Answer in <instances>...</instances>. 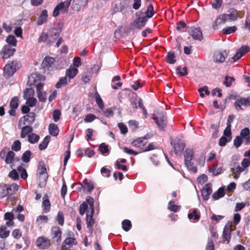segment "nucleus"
<instances>
[{
	"mask_svg": "<svg viewBox=\"0 0 250 250\" xmlns=\"http://www.w3.org/2000/svg\"><path fill=\"white\" fill-rule=\"evenodd\" d=\"M50 137L49 136H46L43 139L42 142L39 146L40 150H42L45 149L50 141Z\"/></svg>",
	"mask_w": 250,
	"mask_h": 250,
	"instance_id": "obj_36",
	"label": "nucleus"
},
{
	"mask_svg": "<svg viewBox=\"0 0 250 250\" xmlns=\"http://www.w3.org/2000/svg\"><path fill=\"white\" fill-rule=\"evenodd\" d=\"M67 83V78L65 76L60 79V81L56 83V87L59 88Z\"/></svg>",
	"mask_w": 250,
	"mask_h": 250,
	"instance_id": "obj_51",
	"label": "nucleus"
},
{
	"mask_svg": "<svg viewBox=\"0 0 250 250\" xmlns=\"http://www.w3.org/2000/svg\"><path fill=\"white\" fill-rule=\"evenodd\" d=\"M31 154V152L30 150L26 151L22 156V160L25 163L29 162Z\"/></svg>",
	"mask_w": 250,
	"mask_h": 250,
	"instance_id": "obj_55",
	"label": "nucleus"
},
{
	"mask_svg": "<svg viewBox=\"0 0 250 250\" xmlns=\"http://www.w3.org/2000/svg\"><path fill=\"white\" fill-rule=\"evenodd\" d=\"M34 93V90L32 88H26L24 92L23 98L25 99H27L32 98Z\"/></svg>",
	"mask_w": 250,
	"mask_h": 250,
	"instance_id": "obj_44",
	"label": "nucleus"
},
{
	"mask_svg": "<svg viewBox=\"0 0 250 250\" xmlns=\"http://www.w3.org/2000/svg\"><path fill=\"white\" fill-rule=\"evenodd\" d=\"M180 207L174 204L173 201H170L168 204V209L171 211L177 212L180 210Z\"/></svg>",
	"mask_w": 250,
	"mask_h": 250,
	"instance_id": "obj_56",
	"label": "nucleus"
},
{
	"mask_svg": "<svg viewBox=\"0 0 250 250\" xmlns=\"http://www.w3.org/2000/svg\"><path fill=\"white\" fill-rule=\"evenodd\" d=\"M38 178V184L40 187H43L46 185L48 178L47 174L37 175Z\"/></svg>",
	"mask_w": 250,
	"mask_h": 250,
	"instance_id": "obj_27",
	"label": "nucleus"
},
{
	"mask_svg": "<svg viewBox=\"0 0 250 250\" xmlns=\"http://www.w3.org/2000/svg\"><path fill=\"white\" fill-rule=\"evenodd\" d=\"M16 51V49L9 45H5L0 52L3 59H8L12 56Z\"/></svg>",
	"mask_w": 250,
	"mask_h": 250,
	"instance_id": "obj_11",
	"label": "nucleus"
},
{
	"mask_svg": "<svg viewBox=\"0 0 250 250\" xmlns=\"http://www.w3.org/2000/svg\"><path fill=\"white\" fill-rule=\"evenodd\" d=\"M241 136L244 139L246 144H249L250 143V130L246 127L242 129L240 133Z\"/></svg>",
	"mask_w": 250,
	"mask_h": 250,
	"instance_id": "obj_22",
	"label": "nucleus"
},
{
	"mask_svg": "<svg viewBox=\"0 0 250 250\" xmlns=\"http://www.w3.org/2000/svg\"><path fill=\"white\" fill-rule=\"evenodd\" d=\"M228 57V53L226 50L215 51L212 56V61L215 63H223Z\"/></svg>",
	"mask_w": 250,
	"mask_h": 250,
	"instance_id": "obj_6",
	"label": "nucleus"
},
{
	"mask_svg": "<svg viewBox=\"0 0 250 250\" xmlns=\"http://www.w3.org/2000/svg\"><path fill=\"white\" fill-rule=\"evenodd\" d=\"M234 106L238 110H242V106L245 107L250 106V96L248 97H240L236 100L234 103Z\"/></svg>",
	"mask_w": 250,
	"mask_h": 250,
	"instance_id": "obj_8",
	"label": "nucleus"
},
{
	"mask_svg": "<svg viewBox=\"0 0 250 250\" xmlns=\"http://www.w3.org/2000/svg\"><path fill=\"white\" fill-rule=\"evenodd\" d=\"M77 242L74 238L68 237L66 238L62 243V245H67V247H71L72 245H76Z\"/></svg>",
	"mask_w": 250,
	"mask_h": 250,
	"instance_id": "obj_35",
	"label": "nucleus"
},
{
	"mask_svg": "<svg viewBox=\"0 0 250 250\" xmlns=\"http://www.w3.org/2000/svg\"><path fill=\"white\" fill-rule=\"evenodd\" d=\"M99 150L102 153H108V149L107 148V146L104 143L101 144L99 146Z\"/></svg>",
	"mask_w": 250,
	"mask_h": 250,
	"instance_id": "obj_63",
	"label": "nucleus"
},
{
	"mask_svg": "<svg viewBox=\"0 0 250 250\" xmlns=\"http://www.w3.org/2000/svg\"><path fill=\"white\" fill-rule=\"evenodd\" d=\"M147 20L145 13L142 12H138L136 13V19L130 24V29H134L137 28L141 29L145 26Z\"/></svg>",
	"mask_w": 250,
	"mask_h": 250,
	"instance_id": "obj_1",
	"label": "nucleus"
},
{
	"mask_svg": "<svg viewBox=\"0 0 250 250\" xmlns=\"http://www.w3.org/2000/svg\"><path fill=\"white\" fill-rule=\"evenodd\" d=\"M6 42L8 43L7 45H9L14 48H15V47L17 45V41L15 36L13 35L8 36L6 38Z\"/></svg>",
	"mask_w": 250,
	"mask_h": 250,
	"instance_id": "obj_30",
	"label": "nucleus"
},
{
	"mask_svg": "<svg viewBox=\"0 0 250 250\" xmlns=\"http://www.w3.org/2000/svg\"><path fill=\"white\" fill-rule=\"evenodd\" d=\"M55 60L53 58L46 57L42 62L43 67H49L54 62Z\"/></svg>",
	"mask_w": 250,
	"mask_h": 250,
	"instance_id": "obj_34",
	"label": "nucleus"
},
{
	"mask_svg": "<svg viewBox=\"0 0 250 250\" xmlns=\"http://www.w3.org/2000/svg\"><path fill=\"white\" fill-rule=\"evenodd\" d=\"M96 118V116L93 114H89L86 116L84 119V121L85 123H89L92 122Z\"/></svg>",
	"mask_w": 250,
	"mask_h": 250,
	"instance_id": "obj_64",
	"label": "nucleus"
},
{
	"mask_svg": "<svg viewBox=\"0 0 250 250\" xmlns=\"http://www.w3.org/2000/svg\"><path fill=\"white\" fill-rule=\"evenodd\" d=\"M19 100L17 97H14L10 102V108H17L19 106Z\"/></svg>",
	"mask_w": 250,
	"mask_h": 250,
	"instance_id": "obj_49",
	"label": "nucleus"
},
{
	"mask_svg": "<svg viewBox=\"0 0 250 250\" xmlns=\"http://www.w3.org/2000/svg\"><path fill=\"white\" fill-rule=\"evenodd\" d=\"M175 56L173 52H169L166 56V60L170 64H174L176 62Z\"/></svg>",
	"mask_w": 250,
	"mask_h": 250,
	"instance_id": "obj_37",
	"label": "nucleus"
},
{
	"mask_svg": "<svg viewBox=\"0 0 250 250\" xmlns=\"http://www.w3.org/2000/svg\"><path fill=\"white\" fill-rule=\"evenodd\" d=\"M42 206L44 210L48 211L50 208V203L49 199L47 198V196L45 195L43 197Z\"/></svg>",
	"mask_w": 250,
	"mask_h": 250,
	"instance_id": "obj_42",
	"label": "nucleus"
},
{
	"mask_svg": "<svg viewBox=\"0 0 250 250\" xmlns=\"http://www.w3.org/2000/svg\"><path fill=\"white\" fill-rule=\"evenodd\" d=\"M200 216L197 213V210L194 209L192 212L188 214L189 219H193L194 221H198L200 219Z\"/></svg>",
	"mask_w": 250,
	"mask_h": 250,
	"instance_id": "obj_47",
	"label": "nucleus"
},
{
	"mask_svg": "<svg viewBox=\"0 0 250 250\" xmlns=\"http://www.w3.org/2000/svg\"><path fill=\"white\" fill-rule=\"evenodd\" d=\"M88 0H73L71 8L74 11L79 12L84 9L88 4Z\"/></svg>",
	"mask_w": 250,
	"mask_h": 250,
	"instance_id": "obj_10",
	"label": "nucleus"
},
{
	"mask_svg": "<svg viewBox=\"0 0 250 250\" xmlns=\"http://www.w3.org/2000/svg\"><path fill=\"white\" fill-rule=\"evenodd\" d=\"M45 174H47L46 168L44 163L42 162H40L38 167L37 175H42Z\"/></svg>",
	"mask_w": 250,
	"mask_h": 250,
	"instance_id": "obj_33",
	"label": "nucleus"
},
{
	"mask_svg": "<svg viewBox=\"0 0 250 250\" xmlns=\"http://www.w3.org/2000/svg\"><path fill=\"white\" fill-rule=\"evenodd\" d=\"M78 73V70L77 68L74 66H70V67L66 70L65 76L69 78V81L70 79L74 78Z\"/></svg>",
	"mask_w": 250,
	"mask_h": 250,
	"instance_id": "obj_20",
	"label": "nucleus"
},
{
	"mask_svg": "<svg viewBox=\"0 0 250 250\" xmlns=\"http://www.w3.org/2000/svg\"><path fill=\"white\" fill-rule=\"evenodd\" d=\"M48 17V12L46 10H43L40 16L38 18V20L37 21V24L38 25H41L47 21V19Z\"/></svg>",
	"mask_w": 250,
	"mask_h": 250,
	"instance_id": "obj_21",
	"label": "nucleus"
},
{
	"mask_svg": "<svg viewBox=\"0 0 250 250\" xmlns=\"http://www.w3.org/2000/svg\"><path fill=\"white\" fill-rule=\"evenodd\" d=\"M36 245L40 249H47L50 246V240L45 237H40L37 239Z\"/></svg>",
	"mask_w": 250,
	"mask_h": 250,
	"instance_id": "obj_12",
	"label": "nucleus"
},
{
	"mask_svg": "<svg viewBox=\"0 0 250 250\" xmlns=\"http://www.w3.org/2000/svg\"><path fill=\"white\" fill-rule=\"evenodd\" d=\"M61 115V112L60 110L58 109H55L54 110L53 112V119L55 122H57L60 119V116Z\"/></svg>",
	"mask_w": 250,
	"mask_h": 250,
	"instance_id": "obj_59",
	"label": "nucleus"
},
{
	"mask_svg": "<svg viewBox=\"0 0 250 250\" xmlns=\"http://www.w3.org/2000/svg\"><path fill=\"white\" fill-rule=\"evenodd\" d=\"M92 73L91 70H87L82 76V80L84 83H88L91 80Z\"/></svg>",
	"mask_w": 250,
	"mask_h": 250,
	"instance_id": "obj_32",
	"label": "nucleus"
},
{
	"mask_svg": "<svg viewBox=\"0 0 250 250\" xmlns=\"http://www.w3.org/2000/svg\"><path fill=\"white\" fill-rule=\"evenodd\" d=\"M32 131L33 129L30 126H24L21 128V137L22 138H24L28 134L32 132Z\"/></svg>",
	"mask_w": 250,
	"mask_h": 250,
	"instance_id": "obj_29",
	"label": "nucleus"
},
{
	"mask_svg": "<svg viewBox=\"0 0 250 250\" xmlns=\"http://www.w3.org/2000/svg\"><path fill=\"white\" fill-rule=\"evenodd\" d=\"M225 195L224 189L223 188H219L217 191L212 194V198L214 200H217L223 197Z\"/></svg>",
	"mask_w": 250,
	"mask_h": 250,
	"instance_id": "obj_31",
	"label": "nucleus"
},
{
	"mask_svg": "<svg viewBox=\"0 0 250 250\" xmlns=\"http://www.w3.org/2000/svg\"><path fill=\"white\" fill-rule=\"evenodd\" d=\"M122 225L123 229L125 231H128L131 227V222L128 220H124Z\"/></svg>",
	"mask_w": 250,
	"mask_h": 250,
	"instance_id": "obj_48",
	"label": "nucleus"
},
{
	"mask_svg": "<svg viewBox=\"0 0 250 250\" xmlns=\"http://www.w3.org/2000/svg\"><path fill=\"white\" fill-rule=\"evenodd\" d=\"M51 233L53 241L59 243L62 236V231L60 228L58 227H53L51 229Z\"/></svg>",
	"mask_w": 250,
	"mask_h": 250,
	"instance_id": "obj_17",
	"label": "nucleus"
},
{
	"mask_svg": "<svg viewBox=\"0 0 250 250\" xmlns=\"http://www.w3.org/2000/svg\"><path fill=\"white\" fill-rule=\"evenodd\" d=\"M18 66V62L13 61L10 63L7 64L4 68V71L8 76H12L16 71V67Z\"/></svg>",
	"mask_w": 250,
	"mask_h": 250,
	"instance_id": "obj_15",
	"label": "nucleus"
},
{
	"mask_svg": "<svg viewBox=\"0 0 250 250\" xmlns=\"http://www.w3.org/2000/svg\"><path fill=\"white\" fill-rule=\"evenodd\" d=\"M44 76L37 73H33L29 76L28 83L30 85H34L39 82L44 81Z\"/></svg>",
	"mask_w": 250,
	"mask_h": 250,
	"instance_id": "obj_13",
	"label": "nucleus"
},
{
	"mask_svg": "<svg viewBox=\"0 0 250 250\" xmlns=\"http://www.w3.org/2000/svg\"><path fill=\"white\" fill-rule=\"evenodd\" d=\"M225 21L222 14L219 15L213 22L212 27L214 30L217 29L219 25L225 23Z\"/></svg>",
	"mask_w": 250,
	"mask_h": 250,
	"instance_id": "obj_26",
	"label": "nucleus"
},
{
	"mask_svg": "<svg viewBox=\"0 0 250 250\" xmlns=\"http://www.w3.org/2000/svg\"><path fill=\"white\" fill-rule=\"evenodd\" d=\"M231 170L234 178L237 179L239 177V173L243 171L244 170V167L234 164L233 167H231Z\"/></svg>",
	"mask_w": 250,
	"mask_h": 250,
	"instance_id": "obj_24",
	"label": "nucleus"
},
{
	"mask_svg": "<svg viewBox=\"0 0 250 250\" xmlns=\"http://www.w3.org/2000/svg\"><path fill=\"white\" fill-rule=\"evenodd\" d=\"M8 176L14 180H17L19 178L18 172L15 169L12 170L8 174Z\"/></svg>",
	"mask_w": 250,
	"mask_h": 250,
	"instance_id": "obj_60",
	"label": "nucleus"
},
{
	"mask_svg": "<svg viewBox=\"0 0 250 250\" xmlns=\"http://www.w3.org/2000/svg\"><path fill=\"white\" fill-rule=\"evenodd\" d=\"M153 120L160 129H163L166 127L167 119L163 112L158 111L156 113H154Z\"/></svg>",
	"mask_w": 250,
	"mask_h": 250,
	"instance_id": "obj_5",
	"label": "nucleus"
},
{
	"mask_svg": "<svg viewBox=\"0 0 250 250\" xmlns=\"http://www.w3.org/2000/svg\"><path fill=\"white\" fill-rule=\"evenodd\" d=\"M19 188V186L16 184L6 185L5 190H7V193H8V195H10L14 194L17 191Z\"/></svg>",
	"mask_w": 250,
	"mask_h": 250,
	"instance_id": "obj_23",
	"label": "nucleus"
},
{
	"mask_svg": "<svg viewBox=\"0 0 250 250\" xmlns=\"http://www.w3.org/2000/svg\"><path fill=\"white\" fill-rule=\"evenodd\" d=\"M49 133L53 136H56L58 135L59 130L57 125L54 124H50L49 126Z\"/></svg>",
	"mask_w": 250,
	"mask_h": 250,
	"instance_id": "obj_28",
	"label": "nucleus"
},
{
	"mask_svg": "<svg viewBox=\"0 0 250 250\" xmlns=\"http://www.w3.org/2000/svg\"><path fill=\"white\" fill-rule=\"evenodd\" d=\"M207 180H208V177L205 174L200 175L197 179V182L199 184H201V185L204 184L207 181Z\"/></svg>",
	"mask_w": 250,
	"mask_h": 250,
	"instance_id": "obj_62",
	"label": "nucleus"
},
{
	"mask_svg": "<svg viewBox=\"0 0 250 250\" xmlns=\"http://www.w3.org/2000/svg\"><path fill=\"white\" fill-rule=\"evenodd\" d=\"M201 192L204 200H208L212 192L211 185L209 184H206L201 190Z\"/></svg>",
	"mask_w": 250,
	"mask_h": 250,
	"instance_id": "obj_19",
	"label": "nucleus"
},
{
	"mask_svg": "<svg viewBox=\"0 0 250 250\" xmlns=\"http://www.w3.org/2000/svg\"><path fill=\"white\" fill-rule=\"evenodd\" d=\"M36 117V113L34 112H30L27 115H25L23 117L24 119V125L26 124L25 122H26L29 124H32L35 121V118Z\"/></svg>",
	"mask_w": 250,
	"mask_h": 250,
	"instance_id": "obj_25",
	"label": "nucleus"
},
{
	"mask_svg": "<svg viewBox=\"0 0 250 250\" xmlns=\"http://www.w3.org/2000/svg\"><path fill=\"white\" fill-rule=\"evenodd\" d=\"M185 147V144L183 141L179 139L176 140V143L174 145V149L177 155H181Z\"/></svg>",
	"mask_w": 250,
	"mask_h": 250,
	"instance_id": "obj_18",
	"label": "nucleus"
},
{
	"mask_svg": "<svg viewBox=\"0 0 250 250\" xmlns=\"http://www.w3.org/2000/svg\"><path fill=\"white\" fill-rule=\"evenodd\" d=\"M92 214L91 211L89 214L88 213L86 214V224L87 227L91 229L94 225V221L92 218Z\"/></svg>",
	"mask_w": 250,
	"mask_h": 250,
	"instance_id": "obj_40",
	"label": "nucleus"
},
{
	"mask_svg": "<svg viewBox=\"0 0 250 250\" xmlns=\"http://www.w3.org/2000/svg\"><path fill=\"white\" fill-rule=\"evenodd\" d=\"M48 34L45 32H42L40 37H39L38 39V41L39 43L45 42L46 41L48 42Z\"/></svg>",
	"mask_w": 250,
	"mask_h": 250,
	"instance_id": "obj_53",
	"label": "nucleus"
},
{
	"mask_svg": "<svg viewBox=\"0 0 250 250\" xmlns=\"http://www.w3.org/2000/svg\"><path fill=\"white\" fill-rule=\"evenodd\" d=\"M228 12L229 14H222L225 22H230L237 20L238 16L236 9H231Z\"/></svg>",
	"mask_w": 250,
	"mask_h": 250,
	"instance_id": "obj_14",
	"label": "nucleus"
},
{
	"mask_svg": "<svg viewBox=\"0 0 250 250\" xmlns=\"http://www.w3.org/2000/svg\"><path fill=\"white\" fill-rule=\"evenodd\" d=\"M71 1L72 0H66L58 4L54 9L53 16L54 17L58 16L59 15V11L63 13H67Z\"/></svg>",
	"mask_w": 250,
	"mask_h": 250,
	"instance_id": "obj_3",
	"label": "nucleus"
},
{
	"mask_svg": "<svg viewBox=\"0 0 250 250\" xmlns=\"http://www.w3.org/2000/svg\"><path fill=\"white\" fill-rule=\"evenodd\" d=\"M237 29L235 26H229L223 28L222 32L225 34H230L235 32L237 30Z\"/></svg>",
	"mask_w": 250,
	"mask_h": 250,
	"instance_id": "obj_38",
	"label": "nucleus"
},
{
	"mask_svg": "<svg viewBox=\"0 0 250 250\" xmlns=\"http://www.w3.org/2000/svg\"><path fill=\"white\" fill-rule=\"evenodd\" d=\"M12 149L14 151H18L21 148V143L19 140L14 141L12 146Z\"/></svg>",
	"mask_w": 250,
	"mask_h": 250,
	"instance_id": "obj_57",
	"label": "nucleus"
},
{
	"mask_svg": "<svg viewBox=\"0 0 250 250\" xmlns=\"http://www.w3.org/2000/svg\"><path fill=\"white\" fill-rule=\"evenodd\" d=\"M176 72L180 76H184L188 74V69L186 67L181 68L180 66H177L176 68Z\"/></svg>",
	"mask_w": 250,
	"mask_h": 250,
	"instance_id": "obj_45",
	"label": "nucleus"
},
{
	"mask_svg": "<svg viewBox=\"0 0 250 250\" xmlns=\"http://www.w3.org/2000/svg\"><path fill=\"white\" fill-rule=\"evenodd\" d=\"M235 79L232 77L226 76L224 84L227 87H229L231 85L232 83L234 82Z\"/></svg>",
	"mask_w": 250,
	"mask_h": 250,
	"instance_id": "obj_52",
	"label": "nucleus"
},
{
	"mask_svg": "<svg viewBox=\"0 0 250 250\" xmlns=\"http://www.w3.org/2000/svg\"><path fill=\"white\" fill-rule=\"evenodd\" d=\"M15 153L7 147L4 148L0 152V157L1 159H4L6 164H11L12 162L16 160L15 158Z\"/></svg>",
	"mask_w": 250,
	"mask_h": 250,
	"instance_id": "obj_4",
	"label": "nucleus"
},
{
	"mask_svg": "<svg viewBox=\"0 0 250 250\" xmlns=\"http://www.w3.org/2000/svg\"><path fill=\"white\" fill-rule=\"evenodd\" d=\"M232 226V223L228 222L225 226L223 232V237L229 243L231 237L230 232L231 231V227Z\"/></svg>",
	"mask_w": 250,
	"mask_h": 250,
	"instance_id": "obj_16",
	"label": "nucleus"
},
{
	"mask_svg": "<svg viewBox=\"0 0 250 250\" xmlns=\"http://www.w3.org/2000/svg\"><path fill=\"white\" fill-rule=\"evenodd\" d=\"M154 14V9L152 5L149 4L147 8V10L145 14L146 17L147 18L148 20V18H151Z\"/></svg>",
	"mask_w": 250,
	"mask_h": 250,
	"instance_id": "obj_43",
	"label": "nucleus"
},
{
	"mask_svg": "<svg viewBox=\"0 0 250 250\" xmlns=\"http://www.w3.org/2000/svg\"><path fill=\"white\" fill-rule=\"evenodd\" d=\"M188 32L194 40L198 41L203 40L202 31L199 27L191 26L188 28Z\"/></svg>",
	"mask_w": 250,
	"mask_h": 250,
	"instance_id": "obj_7",
	"label": "nucleus"
},
{
	"mask_svg": "<svg viewBox=\"0 0 250 250\" xmlns=\"http://www.w3.org/2000/svg\"><path fill=\"white\" fill-rule=\"evenodd\" d=\"M185 164L187 168L193 172L197 171V168L191 160L193 158V151L191 149L186 150L184 154Z\"/></svg>",
	"mask_w": 250,
	"mask_h": 250,
	"instance_id": "obj_2",
	"label": "nucleus"
},
{
	"mask_svg": "<svg viewBox=\"0 0 250 250\" xmlns=\"http://www.w3.org/2000/svg\"><path fill=\"white\" fill-rule=\"evenodd\" d=\"M146 142H144L143 138L142 137L139 138L136 140H134L131 143L132 145L135 147H140L144 146Z\"/></svg>",
	"mask_w": 250,
	"mask_h": 250,
	"instance_id": "obj_41",
	"label": "nucleus"
},
{
	"mask_svg": "<svg viewBox=\"0 0 250 250\" xmlns=\"http://www.w3.org/2000/svg\"><path fill=\"white\" fill-rule=\"evenodd\" d=\"M211 3L213 8L217 9L221 7L222 4V0H212Z\"/></svg>",
	"mask_w": 250,
	"mask_h": 250,
	"instance_id": "obj_58",
	"label": "nucleus"
},
{
	"mask_svg": "<svg viewBox=\"0 0 250 250\" xmlns=\"http://www.w3.org/2000/svg\"><path fill=\"white\" fill-rule=\"evenodd\" d=\"M9 235V231L6 230L5 226H2L0 228V237L1 238H7Z\"/></svg>",
	"mask_w": 250,
	"mask_h": 250,
	"instance_id": "obj_46",
	"label": "nucleus"
},
{
	"mask_svg": "<svg viewBox=\"0 0 250 250\" xmlns=\"http://www.w3.org/2000/svg\"><path fill=\"white\" fill-rule=\"evenodd\" d=\"M198 91L200 93V96L201 98H204L205 97V95L203 93L204 91L205 92V94L207 95H209L210 94V92L208 89V86H204L203 87L198 88Z\"/></svg>",
	"mask_w": 250,
	"mask_h": 250,
	"instance_id": "obj_50",
	"label": "nucleus"
},
{
	"mask_svg": "<svg viewBox=\"0 0 250 250\" xmlns=\"http://www.w3.org/2000/svg\"><path fill=\"white\" fill-rule=\"evenodd\" d=\"M18 170L21 173V178L23 180L26 179L27 177V173L25 169L21 166H19L18 167Z\"/></svg>",
	"mask_w": 250,
	"mask_h": 250,
	"instance_id": "obj_54",
	"label": "nucleus"
},
{
	"mask_svg": "<svg viewBox=\"0 0 250 250\" xmlns=\"http://www.w3.org/2000/svg\"><path fill=\"white\" fill-rule=\"evenodd\" d=\"M88 208L87 204L83 202L82 204L80 205L79 212L81 215H83L85 212L86 210Z\"/></svg>",
	"mask_w": 250,
	"mask_h": 250,
	"instance_id": "obj_61",
	"label": "nucleus"
},
{
	"mask_svg": "<svg viewBox=\"0 0 250 250\" xmlns=\"http://www.w3.org/2000/svg\"><path fill=\"white\" fill-rule=\"evenodd\" d=\"M39 139V136L35 133H32L28 136V141L31 144H35L38 142Z\"/></svg>",
	"mask_w": 250,
	"mask_h": 250,
	"instance_id": "obj_39",
	"label": "nucleus"
},
{
	"mask_svg": "<svg viewBox=\"0 0 250 250\" xmlns=\"http://www.w3.org/2000/svg\"><path fill=\"white\" fill-rule=\"evenodd\" d=\"M62 29L61 28H51L48 30V44L51 45L58 38Z\"/></svg>",
	"mask_w": 250,
	"mask_h": 250,
	"instance_id": "obj_9",
	"label": "nucleus"
}]
</instances>
